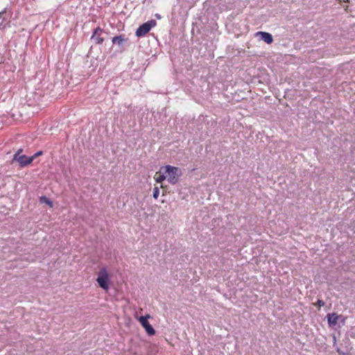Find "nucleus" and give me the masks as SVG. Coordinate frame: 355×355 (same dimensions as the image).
Returning <instances> with one entry per match:
<instances>
[{"mask_svg":"<svg viewBox=\"0 0 355 355\" xmlns=\"http://www.w3.org/2000/svg\"><path fill=\"white\" fill-rule=\"evenodd\" d=\"M3 12H0V18H1Z\"/></svg>","mask_w":355,"mask_h":355,"instance_id":"15","label":"nucleus"},{"mask_svg":"<svg viewBox=\"0 0 355 355\" xmlns=\"http://www.w3.org/2000/svg\"><path fill=\"white\" fill-rule=\"evenodd\" d=\"M21 151V149H19L17 150V152L15 154L14 159L18 162L20 166H25L33 161L35 156L27 157L24 155H20Z\"/></svg>","mask_w":355,"mask_h":355,"instance_id":"3","label":"nucleus"},{"mask_svg":"<svg viewBox=\"0 0 355 355\" xmlns=\"http://www.w3.org/2000/svg\"><path fill=\"white\" fill-rule=\"evenodd\" d=\"M154 179L157 183H162L164 180H166L164 166L161 167L159 171L155 173Z\"/></svg>","mask_w":355,"mask_h":355,"instance_id":"7","label":"nucleus"},{"mask_svg":"<svg viewBox=\"0 0 355 355\" xmlns=\"http://www.w3.org/2000/svg\"><path fill=\"white\" fill-rule=\"evenodd\" d=\"M106 34L104 31L100 28H96L94 31V33L92 36V40L98 44H102L104 41V37L103 35Z\"/></svg>","mask_w":355,"mask_h":355,"instance_id":"6","label":"nucleus"},{"mask_svg":"<svg viewBox=\"0 0 355 355\" xmlns=\"http://www.w3.org/2000/svg\"><path fill=\"white\" fill-rule=\"evenodd\" d=\"M42 155V151H39L36 153L33 156H35V158L39 155Z\"/></svg>","mask_w":355,"mask_h":355,"instance_id":"14","label":"nucleus"},{"mask_svg":"<svg viewBox=\"0 0 355 355\" xmlns=\"http://www.w3.org/2000/svg\"><path fill=\"white\" fill-rule=\"evenodd\" d=\"M256 35H260L261 39L268 44H271L273 42L272 35L268 33L260 31L257 32Z\"/></svg>","mask_w":355,"mask_h":355,"instance_id":"8","label":"nucleus"},{"mask_svg":"<svg viewBox=\"0 0 355 355\" xmlns=\"http://www.w3.org/2000/svg\"><path fill=\"white\" fill-rule=\"evenodd\" d=\"M340 316L336 313H331L327 315L328 324L330 327H334L337 323Z\"/></svg>","mask_w":355,"mask_h":355,"instance_id":"9","label":"nucleus"},{"mask_svg":"<svg viewBox=\"0 0 355 355\" xmlns=\"http://www.w3.org/2000/svg\"><path fill=\"white\" fill-rule=\"evenodd\" d=\"M150 318V315L148 314L144 316H140L138 318V320L141 323V326L145 329L146 333L150 336H153L155 334V331L154 328L148 322V319Z\"/></svg>","mask_w":355,"mask_h":355,"instance_id":"5","label":"nucleus"},{"mask_svg":"<svg viewBox=\"0 0 355 355\" xmlns=\"http://www.w3.org/2000/svg\"><path fill=\"white\" fill-rule=\"evenodd\" d=\"M315 305L321 307L324 305V302L321 300H318L317 302L315 304Z\"/></svg>","mask_w":355,"mask_h":355,"instance_id":"13","label":"nucleus"},{"mask_svg":"<svg viewBox=\"0 0 355 355\" xmlns=\"http://www.w3.org/2000/svg\"><path fill=\"white\" fill-rule=\"evenodd\" d=\"M159 196V189L158 187H155L153 188V196L155 199H157Z\"/></svg>","mask_w":355,"mask_h":355,"instance_id":"12","label":"nucleus"},{"mask_svg":"<svg viewBox=\"0 0 355 355\" xmlns=\"http://www.w3.org/2000/svg\"><path fill=\"white\" fill-rule=\"evenodd\" d=\"M164 168L168 182L172 184H176L180 175V170L177 167L170 165L164 166Z\"/></svg>","mask_w":355,"mask_h":355,"instance_id":"1","label":"nucleus"},{"mask_svg":"<svg viewBox=\"0 0 355 355\" xmlns=\"http://www.w3.org/2000/svg\"><path fill=\"white\" fill-rule=\"evenodd\" d=\"M110 276L105 268H101L98 272L96 282L99 286L105 291L109 289Z\"/></svg>","mask_w":355,"mask_h":355,"instance_id":"2","label":"nucleus"},{"mask_svg":"<svg viewBox=\"0 0 355 355\" xmlns=\"http://www.w3.org/2000/svg\"><path fill=\"white\" fill-rule=\"evenodd\" d=\"M40 202L48 205L50 207H53V202L44 196L40 198Z\"/></svg>","mask_w":355,"mask_h":355,"instance_id":"11","label":"nucleus"},{"mask_svg":"<svg viewBox=\"0 0 355 355\" xmlns=\"http://www.w3.org/2000/svg\"><path fill=\"white\" fill-rule=\"evenodd\" d=\"M155 25V21L153 20L143 24L137 29L136 35L139 37L144 36Z\"/></svg>","mask_w":355,"mask_h":355,"instance_id":"4","label":"nucleus"},{"mask_svg":"<svg viewBox=\"0 0 355 355\" xmlns=\"http://www.w3.org/2000/svg\"><path fill=\"white\" fill-rule=\"evenodd\" d=\"M125 41L126 39L123 35L116 36L112 38V42L114 44H117L119 46H121Z\"/></svg>","mask_w":355,"mask_h":355,"instance_id":"10","label":"nucleus"}]
</instances>
